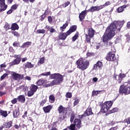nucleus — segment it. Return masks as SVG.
Wrapping results in <instances>:
<instances>
[{
	"label": "nucleus",
	"instance_id": "18",
	"mask_svg": "<svg viewBox=\"0 0 130 130\" xmlns=\"http://www.w3.org/2000/svg\"><path fill=\"white\" fill-rule=\"evenodd\" d=\"M21 62V60L19 59H15L11 62V66H16L19 64Z\"/></svg>",
	"mask_w": 130,
	"mask_h": 130
},
{
	"label": "nucleus",
	"instance_id": "57",
	"mask_svg": "<svg viewBox=\"0 0 130 130\" xmlns=\"http://www.w3.org/2000/svg\"><path fill=\"white\" fill-rule=\"evenodd\" d=\"M117 110H118V109L117 108H113L111 110V113H114V112H116V111H117Z\"/></svg>",
	"mask_w": 130,
	"mask_h": 130
},
{
	"label": "nucleus",
	"instance_id": "8",
	"mask_svg": "<svg viewBox=\"0 0 130 130\" xmlns=\"http://www.w3.org/2000/svg\"><path fill=\"white\" fill-rule=\"evenodd\" d=\"M12 78L15 81H17V80H22L23 79L24 76L23 75H21L19 74H17L16 73H13L12 74Z\"/></svg>",
	"mask_w": 130,
	"mask_h": 130
},
{
	"label": "nucleus",
	"instance_id": "5",
	"mask_svg": "<svg viewBox=\"0 0 130 130\" xmlns=\"http://www.w3.org/2000/svg\"><path fill=\"white\" fill-rule=\"evenodd\" d=\"M76 30H77V26H72L66 33L62 32L59 34V39L61 40H66L67 37H68V36L71 33H73V32H75Z\"/></svg>",
	"mask_w": 130,
	"mask_h": 130
},
{
	"label": "nucleus",
	"instance_id": "16",
	"mask_svg": "<svg viewBox=\"0 0 130 130\" xmlns=\"http://www.w3.org/2000/svg\"><path fill=\"white\" fill-rule=\"evenodd\" d=\"M86 11H83L79 14V18L81 22L83 21L84 19H85V17H86Z\"/></svg>",
	"mask_w": 130,
	"mask_h": 130
},
{
	"label": "nucleus",
	"instance_id": "23",
	"mask_svg": "<svg viewBox=\"0 0 130 130\" xmlns=\"http://www.w3.org/2000/svg\"><path fill=\"white\" fill-rule=\"evenodd\" d=\"M25 96H24L23 95H20L17 98V101H19V102L23 103L25 102Z\"/></svg>",
	"mask_w": 130,
	"mask_h": 130
},
{
	"label": "nucleus",
	"instance_id": "32",
	"mask_svg": "<svg viewBox=\"0 0 130 130\" xmlns=\"http://www.w3.org/2000/svg\"><path fill=\"white\" fill-rule=\"evenodd\" d=\"M68 128L70 130H76V126L74 124H71L70 126H68Z\"/></svg>",
	"mask_w": 130,
	"mask_h": 130
},
{
	"label": "nucleus",
	"instance_id": "64",
	"mask_svg": "<svg viewBox=\"0 0 130 130\" xmlns=\"http://www.w3.org/2000/svg\"><path fill=\"white\" fill-rule=\"evenodd\" d=\"M127 27L130 28V21L128 22L127 23Z\"/></svg>",
	"mask_w": 130,
	"mask_h": 130
},
{
	"label": "nucleus",
	"instance_id": "7",
	"mask_svg": "<svg viewBox=\"0 0 130 130\" xmlns=\"http://www.w3.org/2000/svg\"><path fill=\"white\" fill-rule=\"evenodd\" d=\"M106 59L109 61H113V60H115V54L109 52L107 55Z\"/></svg>",
	"mask_w": 130,
	"mask_h": 130
},
{
	"label": "nucleus",
	"instance_id": "53",
	"mask_svg": "<svg viewBox=\"0 0 130 130\" xmlns=\"http://www.w3.org/2000/svg\"><path fill=\"white\" fill-rule=\"evenodd\" d=\"M78 104H79V100L76 99V100H75V101L74 103V106H76V105H78Z\"/></svg>",
	"mask_w": 130,
	"mask_h": 130
},
{
	"label": "nucleus",
	"instance_id": "46",
	"mask_svg": "<svg viewBox=\"0 0 130 130\" xmlns=\"http://www.w3.org/2000/svg\"><path fill=\"white\" fill-rule=\"evenodd\" d=\"M70 4H71V3L70 2H66V3L63 4V7L67 8V7H68V6H69V5H70Z\"/></svg>",
	"mask_w": 130,
	"mask_h": 130
},
{
	"label": "nucleus",
	"instance_id": "41",
	"mask_svg": "<svg viewBox=\"0 0 130 130\" xmlns=\"http://www.w3.org/2000/svg\"><path fill=\"white\" fill-rule=\"evenodd\" d=\"M49 100H50V101H52V102H54V101L55 100L54 96H53V95H50Z\"/></svg>",
	"mask_w": 130,
	"mask_h": 130
},
{
	"label": "nucleus",
	"instance_id": "58",
	"mask_svg": "<svg viewBox=\"0 0 130 130\" xmlns=\"http://www.w3.org/2000/svg\"><path fill=\"white\" fill-rule=\"evenodd\" d=\"M6 92L0 91V96H4V95H6Z\"/></svg>",
	"mask_w": 130,
	"mask_h": 130
},
{
	"label": "nucleus",
	"instance_id": "60",
	"mask_svg": "<svg viewBox=\"0 0 130 130\" xmlns=\"http://www.w3.org/2000/svg\"><path fill=\"white\" fill-rule=\"evenodd\" d=\"M27 111H25L24 112V115L22 116L23 118H25V117H27Z\"/></svg>",
	"mask_w": 130,
	"mask_h": 130
},
{
	"label": "nucleus",
	"instance_id": "34",
	"mask_svg": "<svg viewBox=\"0 0 130 130\" xmlns=\"http://www.w3.org/2000/svg\"><path fill=\"white\" fill-rule=\"evenodd\" d=\"M34 93H35L34 91L31 90H29L27 92V95L28 97H31V96H33L34 95Z\"/></svg>",
	"mask_w": 130,
	"mask_h": 130
},
{
	"label": "nucleus",
	"instance_id": "24",
	"mask_svg": "<svg viewBox=\"0 0 130 130\" xmlns=\"http://www.w3.org/2000/svg\"><path fill=\"white\" fill-rule=\"evenodd\" d=\"M13 117L17 118L19 115H20V112H19V110H15L13 113Z\"/></svg>",
	"mask_w": 130,
	"mask_h": 130
},
{
	"label": "nucleus",
	"instance_id": "10",
	"mask_svg": "<svg viewBox=\"0 0 130 130\" xmlns=\"http://www.w3.org/2000/svg\"><path fill=\"white\" fill-rule=\"evenodd\" d=\"M93 114V112H92V109L88 108L84 112V113L82 115V117H86V116H89L90 115H92Z\"/></svg>",
	"mask_w": 130,
	"mask_h": 130
},
{
	"label": "nucleus",
	"instance_id": "35",
	"mask_svg": "<svg viewBox=\"0 0 130 130\" xmlns=\"http://www.w3.org/2000/svg\"><path fill=\"white\" fill-rule=\"evenodd\" d=\"M79 38V34L77 33L73 38H72V41L74 42V41H76Z\"/></svg>",
	"mask_w": 130,
	"mask_h": 130
},
{
	"label": "nucleus",
	"instance_id": "1",
	"mask_svg": "<svg viewBox=\"0 0 130 130\" xmlns=\"http://www.w3.org/2000/svg\"><path fill=\"white\" fill-rule=\"evenodd\" d=\"M123 22L120 21H114L110 24V25L107 28L106 32L103 36V42L111 39L115 34L114 31L118 29V31H120V28L122 27Z\"/></svg>",
	"mask_w": 130,
	"mask_h": 130
},
{
	"label": "nucleus",
	"instance_id": "31",
	"mask_svg": "<svg viewBox=\"0 0 130 130\" xmlns=\"http://www.w3.org/2000/svg\"><path fill=\"white\" fill-rule=\"evenodd\" d=\"M45 29H38L37 30V34H45Z\"/></svg>",
	"mask_w": 130,
	"mask_h": 130
},
{
	"label": "nucleus",
	"instance_id": "62",
	"mask_svg": "<svg viewBox=\"0 0 130 130\" xmlns=\"http://www.w3.org/2000/svg\"><path fill=\"white\" fill-rule=\"evenodd\" d=\"M117 126H116V127H112L109 130H117Z\"/></svg>",
	"mask_w": 130,
	"mask_h": 130
},
{
	"label": "nucleus",
	"instance_id": "47",
	"mask_svg": "<svg viewBox=\"0 0 130 130\" xmlns=\"http://www.w3.org/2000/svg\"><path fill=\"white\" fill-rule=\"evenodd\" d=\"M41 76H49L50 75V72H46V73H44L41 74Z\"/></svg>",
	"mask_w": 130,
	"mask_h": 130
},
{
	"label": "nucleus",
	"instance_id": "42",
	"mask_svg": "<svg viewBox=\"0 0 130 130\" xmlns=\"http://www.w3.org/2000/svg\"><path fill=\"white\" fill-rule=\"evenodd\" d=\"M72 93L71 92H67L66 95L67 98H72Z\"/></svg>",
	"mask_w": 130,
	"mask_h": 130
},
{
	"label": "nucleus",
	"instance_id": "27",
	"mask_svg": "<svg viewBox=\"0 0 130 130\" xmlns=\"http://www.w3.org/2000/svg\"><path fill=\"white\" fill-rule=\"evenodd\" d=\"M32 44V43L31 42H26L23 44V45L21 46L22 48H25V47H27V46H29V45H31Z\"/></svg>",
	"mask_w": 130,
	"mask_h": 130
},
{
	"label": "nucleus",
	"instance_id": "3",
	"mask_svg": "<svg viewBox=\"0 0 130 130\" xmlns=\"http://www.w3.org/2000/svg\"><path fill=\"white\" fill-rule=\"evenodd\" d=\"M76 64L78 69L81 70V71H85V70H87L89 68L90 63L88 60H85L80 58L76 61Z\"/></svg>",
	"mask_w": 130,
	"mask_h": 130
},
{
	"label": "nucleus",
	"instance_id": "13",
	"mask_svg": "<svg viewBox=\"0 0 130 130\" xmlns=\"http://www.w3.org/2000/svg\"><path fill=\"white\" fill-rule=\"evenodd\" d=\"M102 9V7L101 6H92L89 10L90 12L93 13V12H95V11H100Z\"/></svg>",
	"mask_w": 130,
	"mask_h": 130
},
{
	"label": "nucleus",
	"instance_id": "4",
	"mask_svg": "<svg viewBox=\"0 0 130 130\" xmlns=\"http://www.w3.org/2000/svg\"><path fill=\"white\" fill-rule=\"evenodd\" d=\"M128 82H124L122 85H120L119 88L120 94H124L128 95L130 94V79L128 80Z\"/></svg>",
	"mask_w": 130,
	"mask_h": 130
},
{
	"label": "nucleus",
	"instance_id": "49",
	"mask_svg": "<svg viewBox=\"0 0 130 130\" xmlns=\"http://www.w3.org/2000/svg\"><path fill=\"white\" fill-rule=\"evenodd\" d=\"M39 62H40L41 64L44 63V57L41 58L40 61H39Z\"/></svg>",
	"mask_w": 130,
	"mask_h": 130
},
{
	"label": "nucleus",
	"instance_id": "48",
	"mask_svg": "<svg viewBox=\"0 0 130 130\" xmlns=\"http://www.w3.org/2000/svg\"><path fill=\"white\" fill-rule=\"evenodd\" d=\"M50 33H54V32H55V29L53 28V27L51 26L50 28Z\"/></svg>",
	"mask_w": 130,
	"mask_h": 130
},
{
	"label": "nucleus",
	"instance_id": "33",
	"mask_svg": "<svg viewBox=\"0 0 130 130\" xmlns=\"http://www.w3.org/2000/svg\"><path fill=\"white\" fill-rule=\"evenodd\" d=\"M102 92V90H96L92 91V95L93 96H96V95H98V94H100Z\"/></svg>",
	"mask_w": 130,
	"mask_h": 130
},
{
	"label": "nucleus",
	"instance_id": "51",
	"mask_svg": "<svg viewBox=\"0 0 130 130\" xmlns=\"http://www.w3.org/2000/svg\"><path fill=\"white\" fill-rule=\"evenodd\" d=\"M17 101H18L17 99H14L12 101H11V103L12 104H16V103H17Z\"/></svg>",
	"mask_w": 130,
	"mask_h": 130
},
{
	"label": "nucleus",
	"instance_id": "39",
	"mask_svg": "<svg viewBox=\"0 0 130 130\" xmlns=\"http://www.w3.org/2000/svg\"><path fill=\"white\" fill-rule=\"evenodd\" d=\"M21 54H19V55L15 54V55H13V57H14L15 59H19L20 60H21Z\"/></svg>",
	"mask_w": 130,
	"mask_h": 130
},
{
	"label": "nucleus",
	"instance_id": "19",
	"mask_svg": "<svg viewBox=\"0 0 130 130\" xmlns=\"http://www.w3.org/2000/svg\"><path fill=\"white\" fill-rule=\"evenodd\" d=\"M11 30L15 31V30H18L19 29V25L17 23H13L10 28Z\"/></svg>",
	"mask_w": 130,
	"mask_h": 130
},
{
	"label": "nucleus",
	"instance_id": "29",
	"mask_svg": "<svg viewBox=\"0 0 130 130\" xmlns=\"http://www.w3.org/2000/svg\"><path fill=\"white\" fill-rule=\"evenodd\" d=\"M65 109H66V108L63 107L62 105H60L58 108V110L59 113H61L63 112Z\"/></svg>",
	"mask_w": 130,
	"mask_h": 130
},
{
	"label": "nucleus",
	"instance_id": "37",
	"mask_svg": "<svg viewBox=\"0 0 130 130\" xmlns=\"http://www.w3.org/2000/svg\"><path fill=\"white\" fill-rule=\"evenodd\" d=\"M111 4V3L110 2L108 1L105 4H104L103 5H101V7H102V9H103V8H104V7H107V6H109V5H110Z\"/></svg>",
	"mask_w": 130,
	"mask_h": 130
},
{
	"label": "nucleus",
	"instance_id": "45",
	"mask_svg": "<svg viewBox=\"0 0 130 130\" xmlns=\"http://www.w3.org/2000/svg\"><path fill=\"white\" fill-rule=\"evenodd\" d=\"M8 76H9V74L7 73H5L1 76V79L4 80V79H5V78H6V77H8Z\"/></svg>",
	"mask_w": 130,
	"mask_h": 130
},
{
	"label": "nucleus",
	"instance_id": "50",
	"mask_svg": "<svg viewBox=\"0 0 130 130\" xmlns=\"http://www.w3.org/2000/svg\"><path fill=\"white\" fill-rule=\"evenodd\" d=\"M48 20L50 24H51V23H52V17H51V16H49L48 17Z\"/></svg>",
	"mask_w": 130,
	"mask_h": 130
},
{
	"label": "nucleus",
	"instance_id": "59",
	"mask_svg": "<svg viewBox=\"0 0 130 130\" xmlns=\"http://www.w3.org/2000/svg\"><path fill=\"white\" fill-rule=\"evenodd\" d=\"M12 12L13 10L12 9H10L8 11H7V14H8V15H10V14H12Z\"/></svg>",
	"mask_w": 130,
	"mask_h": 130
},
{
	"label": "nucleus",
	"instance_id": "40",
	"mask_svg": "<svg viewBox=\"0 0 130 130\" xmlns=\"http://www.w3.org/2000/svg\"><path fill=\"white\" fill-rule=\"evenodd\" d=\"M20 45V43L19 42H14L13 44V46L14 47H18V46H19Z\"/></svg>",
	"mask_w": 130,
	"mask_h": 130
},
{
	"label": "nucleus",
	"instance_id": "25",
	"mask_svg": "<svg viewBox=\"0 0 130 130\" xmlns=\"http://www.w3.org/2000/svg\"><path fill=\"white\" fill-rule=\"evenodd\" d=\"M0 7V13H2V12H4V11H6V10H7V8H8V5L5 4L3 5H1V6Z\"/></svg>",
	"mask_w": 130,
	"mask_h": 130
},
{
	"label": "nucleus",
	"instance_id": "44",
	"mask_svg": "<svg viewBox=\"0 0 130 130\" xmlns=\"http://www.w3.org/2000/svg\"><path fill=\"white\" fill-rule=\"evenodd\" d=\"M12 34L14 36H16V37H19V36H20V35L19 34V32H18L17 31H13Z\"/></svg>",
	"mask_w": 130,
	"mask_h": 130
},
{
	"label": "nucleus",
	"instance_id": "11",
	"mask_svg": "<svg viewBox=\"0 0 130 130\" xmlns=\"http://www.w3.org/2000/svg\"><path fill=\"white\" fill-rule=\"evenodd\" d=\"M123 78H125V74H124L120 73L119 75L116 76V79L118 80L119 84L121 83V81H122Z\"/></svg>",
	"mask_w": 130,
	"mask_h": 130
},
{
	"label": "nucleus",
	"instance_id": "15",
	"mask_svg": "<svg viewBox=\"0 0 130 130\" xmlns=\"http://www.w3.org/2000/svg\"><path fill=\"white\" fill-rule=\"evenodd\" d=\"M43 109L45 113H49L51 109H52V106L49 105L48 106L44 107Z\"/></svg>",
	"mask_w": 130,
	"mask_h": 130
},
{
	"label": "nucleus",
	"instance_id": "54",
	"mask_svg": "<svg viewBox=\"0 0 130 130\" xmlns=\"http://www.w3.org/2000/svg\"><path fill=\"white\" fill-rule=\"evenodd\" d=\"M4 5H6V3H5V0H0V7Z\"/></svg>",
	"mask_w": 130,
	"mask_h": 130
},
{
	"label": "nucleus",
	"instance_id": "30",
	"mask_svg": "<svg viewBox=\"0 0 130 130\" xmlns=\"http://www.w3.org/2000/svg\"><path fill=\"white\" fill-rule=\"evenodd\" d=\"M0 113L1 115L4 116V117H7V116H8V113L6 111L1 110Z\"/></svg>",
	"mask_w": 130,
	"mask_h": 130
},
{
	"label": "nucleus",
	"instance_id": "63",
	"mask_svg": "<svg viewBox=\"0 0 130 130\" xmlns=\"http://www.w3.org/2000/svg\"><path fill=\"white\" fill-rule=\"evenodd\" d=\"M0 67H1V68H6V67H7V65H6L5 64H1Z\"/></svg>",
	"mask_w": 130,
	"mask_h": 130
},
{
	"label": "nucleus",
	"instance_id": "43",
	"mask_svg": "<svg viewBox=\"0 0 130 130\" xmlns=\"http://www.w3.org/2000/svg\"><path fill=\"white\" fill-rule=\"evenodd\" d=\"M5 28L6 30V31H8L10 29V24L9 23H7L5 25Z\"/></svg>",
	"mask_w": 130,
	"mask_h": 130
},
{
	"label": "nucleus",
	"instance_id": "21",
	"mask_svg": "<svg viewBox=\"0 0 130 130\" xmlns=\"http://www.w3.org/2000/svg\"><path fill=\"white\" fill-rule=\"evenodd\" d=\"M13 123L12 121L8 122L7 123H6L5 124H4L3 126V127H5L6 128H10L12 126V124Z\"/></svg>",
	"mask_w": 130,
	"mask_h": 130
},
{
	"label": "nucleus",
	"instance_id": "36",
	"mask_svg": "<svg viewBox=\"0 0 130 130\" xmlns=\"http://www.w3.org/2000/svg\"><path fill=\"white\" fill-rule=\"evenodd\" d=\"M85 37H86V41L88 43L90 42L91 38H92V37H90V36L87 34H85Z\"/></svg>",
	"mask_w": 130,
	"mask_h": 130
},
{
	"label": "nucleus",
	"instance_id": "56",
	"mask_svg": "<svg viewBox=\"0 0 130 130\" xmlns=\"http://www.w3.org/2000/svg\"><path fill=\"white\" fill-rule=\"evenodd\" d=\"M45 103H46V100H44L40 103L41 106H43V105H44V104H45Z\"/></svg>",
	"mask_w": 130,
	"mask_h": 130
},
{
	"label": "nucleus",
	"instance_id": "20",
	"mask_svg": "<svg viewBox=\"0 0 130 130\" xmlns=\"http://www.w3.org/2000/svg\"><path fill=\"white\" fill-rule=\"evenodd\" d=\"M125 8H126V5H123L118 8L117 9V13H122V12H123V10H124Z\"/></svg>",
	"mask_w": 130,
	"mask_h": 130
},
{
	"label": "nucleus",
	"instance_id": "52",
	"mask_svg": "<svg viewBox=\"0 0 130 130\" xmlns=\"http://www.w3.org/2000/svg\"><path fill=\"white\" fill-rule=\"evenodd\" d=\"M124 122H126L127 124H130V117L127 119H125L124 120Z\"/></svg>",
	"mask_w": 130,
	"mask_h": 130
},
{
	"label": "nucleus",
	"instance_id": "6",
	"mask_svg": "<svg viewBox=\"0 0 130 130\" xmlns=\"http://www.w3.org/2000/svg\"><path fill=\"white\" fill-rule=\"evenodd\" d=\"M113 103L111 101L106 102L102 106L101 110L103 113H106L109 110V108L112 106Z\"/></svg>",
	"mask_w": 130,
	"mask_h": 130
},
{
	"label": "nucleus",
	"instance_id": "61",
	"mask_svg": "<svg viewBox=\"0 0 130 130\" xmlns=\"http://www.w3.org/2000/svg\"><path fill=\"white\" fill-rule=\"evenodd\" d=\"M25 80H27L28 81H31V77L26 76L25 77Z\"/></svg>",
	"mask_w": 130,
	"mask_h": 130
},
{
	"label": "nucleus",
	"instance_id": "9",
	"mask_svg": "<svg viewBox=\"0 0 130 130\" xmlns=\"http://www.w3.org/2000/svg\"><path fill=\"white\" fill-rule=\"evenodd\" d=\"M74 123V125H75V126H76L78 129L81 128V126L82 125V121H81V119L77 118L75 119Z\"/></svg>",
	"mask_w": 130,
	"mask_h": 130
},
{
	"label": "nucleus",
	"instance_id": "12",
	"mask_svg": "<svg viewBox=\"0 0 130 130\" xmlns=\"http://www.w3.org/2000/svg\"><path fill=\"white\" fill-rule=\"evenodd\" d=\"M86 30H87L88 33V36H89V37H93L94 36V33L95 32V30L93 29V28H90L88 29L87 28H84V32L86 31Z\"/></svg>",
	"mask_w": 130,
	"mask_h": 130
},
{
	"label": "nucleus",
	"instance_id": "22",
	"mask_svg": "<svg viewBox=\"0 0 130 130\" xmlns=\"http://www.w3.org/2000/svg\"><path fill=\"white\" fill-rule=\"evenodd\" d=\"M34 67V64L31 63L30 62H27L26 64L24 66L25 69H31Z\"/></svg>",
	"mask_w": 130,
	"mask_h": 130
},
{
	"label": "nucleus",
	"instance_id": "55",
	"mask_svg": "<svg viewBox=\"0 0 130 130\" xmlns=\"http://www.w3.org/2000/svg\"><path fill=\"white\" fill-rule=\"evenodd\" d=\"M74 119H75V115H72L70 119L71 122H73L74 121Z\"/></svg>",
	"mask_w": 130,
	"mask_h": 130
},
{
	"label": "nucleus",
	"instance_id": "2",
	"mask_svg": "<svg viewBox=\"0 0 130 130\" xmlns=\"http://www.w3.org/2000/svg\"><path fill=\"white\" fill-rule=\"evenodd\" d=\"M50 78L54 79L51 83L52 85H60L63 81V76L59 73H54L50 75Z\"/></svg>",
	"mask_w": 130,
	"mask_h": 130
},
{
	"label": "nucleus",
	"instance_id": "17",
	"mask_svg": "<svg viewBox=\"0 0 130 130\" xmlns=\"http://www.w3.org/2000/svg\"><path fill=\"white\" fill-rule=\"evenodd\" d=\"M46 83H47V80L40 79L37 82V85H38V86H41L42 85H43V84H46Z\"/></svg>",
	"mask_w": 130,
	"mask_h": 130
},
{
	"label": "nucleus",
	"instance_id": "26",
	"mask_svg": "<svg viewBox=\"0 0 130 130\" xmlns=\"http://www.w3.org/2000/svg\"><path fill=\"white\" fill-rule=\"evenodd\" d=\"M37 89H38V86L35 85H31L30 87V90L35 93L37 91Z\"/></svg>",
	"mask_w": 130,
	"mask_h": 130
},
{
	"label": "nucleus",
	"instance_id": "38",
	"mask_svg": "<svg viewBox=\"0 0 130 130\" xmlns=\"http://www.w3.org/2000/svg\"><path fill=\"white\" fill-rule=\"evenodd\" d=\"M19 6V5L18 4H15L14 5H13L12 7H11V9L13 10V11H15L17 9H18V7Z\"/></svg>",
	"mask_w": 130,
	"mask_h": 130
},
{
	"label": "nucleus",
	"instance_id": "28",
	"mask_svg": "<svg viewBox=\"0 0 130 130\" xmlns=\"http://www.w3.org/2000/svg\"><path fill=\"white\" fill-rule=\"evenodd\" d=\"M69 25V24L68 23H66L64 24L62 26L60 27V30L61 32H63L64 30L68 27Z\"/></svg>",
	"mask_w": 130,
	"mask_h": 130
},
{
	"label": "nucleus",
	"instance_id": "14",
	"mask_svg": "<svg viewBox=\"0 0 130 130\" xmlns=\"http://www.w3.org/2000/svg\"><path fill=\"white\" fill-rule=\"evenodd\" d=\"M103 67V64L102 63V62L99 61L96 64L93 65V70H97L98 68H99V69H101Z\"/></svg>",
	"mask_w": 130,
	"mask_h": 130
}]
</instances>
